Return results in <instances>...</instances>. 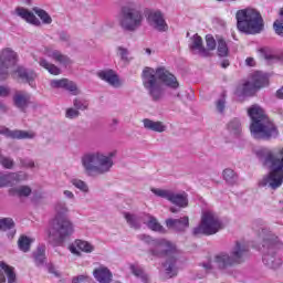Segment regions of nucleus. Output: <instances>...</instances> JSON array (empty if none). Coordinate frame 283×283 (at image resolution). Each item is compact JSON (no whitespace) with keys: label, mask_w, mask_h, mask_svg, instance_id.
Segmentation results:
<instances>
[{"label":"nucleus","mask_w":283,"mask_h":283,"mask_svg":"<svg viewBox=\"0 0 283 283\" xmlns=\"http://www.w3.org/2000/svg\"><path fill=\"white\" fill-rule=\"evenodd\" d=\"M158 80L161 81L166 87H170V90H178L180 87L178 78L167 71L165 66L157 67L156 71L149 66H146L142 73V81L145 90H147L148 95L154 103H160V101L165 98V88H163V86L158 83Z\"/></svg>","instance_id":"obj_1"},{"label":"nucleus","mask_w":283,"mask_h":283,"mask_svg":"<svg viewBox=\"0 0 283 283\" xmlns=\"http://www.w3.org/2000/svg\"><path fill=\"white\" fill-rule=\"evenodd\" d=\"M248 116L251 118L250 134L255 140H275L280 136L277 125L260 105H252L248 109Z\"/></svg>","instance_id":"obj_2"},{"label":"nucleus","mask_w":283,"mask_h":283,"mask_svg":"<svg viewBox=\"0 0 283 283\" xmlns=\"http://www.w3.org/2000/svg\"><path fill=\"white\" fill-rule=\"evenodd\" d=\"M260 235L262 238L261 252L263 253V264L268 269H280L282 266V259L276 255L277 251L282 249L283 243L280 241L277 235L269 232V230L262 228Z\"/></svg>","instance_id":"obj_3"},{"label":"nucleus","mask_w":283,"mask_h":283,"mask_svg":"<svg viewBox=\"0 0 283 283\" xmlns=\"http://www.w3.org/2000/svg\"><path fill=\"white\" fill-rule=\"evenodd\" d=\"M114 153L109 156H105L103 153H88L82 157V166L86 176H103L108 174L114 167V160L112 157Z\"/></svg>","instance_id":"obj_4"},{"label":"nucleus","mask_w":283,"mask_h":283,"mask_svg":"<svg viewBox=\"0 0 283 283\" xmlns=\"http://www.w3.org/2000/svg\"><path fill=\"white\" fill-rule=\"evenodd\" d=\"M237 28L247 34H260L264 30V19L255 9H241L235 13Z\"/></svg>","instance_id":"obj_5"},{"label":"nucleus","mask_w":283,"mask_h":283,"mask_svg":"<svg viewBox=\"0 0 283 283\" xmlns=\"http://www.w3.org/2000/svg\"><path fill=\"white\" fill-rule=\"evenodd\" d=\"M74 235V222L72 219H57L51 221V230L48 234V242L51 247H63L65 240Z\"/></svg>","instance_id":"obj_6"},{"label":"nucleus","mask_w":283,"mask_h":283,"mask_svg":"<svg viewBox=\"0 0 283 283\" xmlns=\"http://www.w3.org/2000/svg\"><path fill=\"white\" fill-rule=\"evenodd\" d=\"M222 229V221L216 212L206 211L201 217V223L193 228L192 234L197 238L200 235H216Z\"/></svg>","instance_id":"obj_7"},{"label":"nucleus","mask_w":283,"mask_h":283,"mask_svg":"<svg viewBox=\"0 0 283 283\" xmlns=\"http://www.w3.org/2000/svg\"><path fill=\"white\" fill-rule=\"evenodd\" d=\"M119 25L125 32H136L143 25V12L138 9L124 7L119 17Z\"/></svg>","instance_id":"obj_8"},{"label":"nucleus","mask_w":283,"mask_h":283,"mask_svg":"<svg viewBox=\"0 0 283 283\" xmlns=\"http://www.w3.org/2000/svg\"><path fill=\"white\" fill-rule=\"evenodd\" d=\"M19 63V54L10 48L0 51V81H6L10 76V70H14Z\"/></svg>","instance_id":"obj_9"},{"label":"nucleus","mask_w":283,"mask_h":283,"mask_svg":"<svg viewBox=\"0 0 283 283\" xmlns=\"http://www.w3.org/2000/svg\"><path fill=\"white\" fill-rule=\"evenodd\" d=\"M151 192L158 198H165L171 205L179 207L180 209H185V207H189V198L187 197V192L178 193L171 190H164L158 188H153Z\"/></svg>","instance_id":"obj_10"},{"label":"nucleus","mask_w":283,"mask_h":283,"mask_svg":"<svg viewBox=\"0 0 283 283\" xmlns=\"http://www.w3.org/2000/svg\"><path fill=\"white\" fill-rule=\"evenodd\" d=\"M12 76L21 83L30 85V87L36 90V78L39 76L36 71L19 65L12 71Z\"/></svg>","instance_id":"obj_11"},{"label":"nucleus","mask_w":283,"mask_h":283,"mask_svg":"<svg viewBox=\"0 0 283 283\" xmlns=\"http://www.w3.org/2000/svg\"><path fill=\"white\" fill-rule=\"evenodd\" d=\"M149 253L154 255V258L174 255V253H176V245L165 239H157L154 242V247L149 249Z\"/></svg>","instance_id":"obj_12"},{"label":"nucleus","mask_w":283,"mask_h":283,"mask_svg":"<svg viewBox=\"0 0 283 283\" xmlns=\"http://www.w3.org/2000/svg\"><path fill=\"white\" fill-rule=\"evenodd\" d=\"M0 134L6 136V138H11L12 140H32L36 138V133L32 130H21L14 129L11 130L10 128L3 127L0 129Z\"/></svg>","instance_id":"obj_13"},{"label":"nucleus","mask_w":283,"mask_h":283,"mask_svg":"<svg viewBox=\"0 0 283 283\" xmlns=\"http://www.w3.org/2000/svg\"><path fill=\"white\" fill-rule=\"evenodd\" d=\"M23 180H28V174L25 172H0V189L12 187L13 185L23 182Z\"/></svg>","instance_id":"obj_14"},{"label":"nucleus","mask_w":283,"mask_h":283,"mask_svg":"<svg viewBox=\"0 0 283 283\" xmlns=\"http://www.w3.org/2000/svg\"><path fill=\"white\" fill-rule=\"evenodd\" d=\"M50 86L53 90H66L72 96H78L81 94L78 86L74 81H70L69 78L51 80Z\"/></svg>","instance_id":"obj_15"},{"label":"nucleus","mask_w":283,"mask_h":283,"mask_svg":"<svg viewBox=\"0 0 283 283\" xmlns=\"http://www.w3.org/2000/svg\"><path fill=\"white\" fill-rule=\"evenodd\" d=\"M247 255H249V248L247 244L235 241L234 247L230 251V258H232L235 264H242Z\"/></svg>","instance_id":"obj_16"},{"label":"nucleus","mask_w":283,"mask_h":283,"mask_svg":"<svg viewBox=\"0 0 283 283\" xmlns=\"http://www.w3.org/2000/svg\"><path fill=\"white\" fill-rule=\"evenodd\" d=\"M147 21L149 25H153V28H155V30L158 32H167L168 30L167 22H165V17L160 11H150L148 13Z\"/></svg>","instance_id":"obj_17"},{"label":"nucleus","mask_w":283,"mask_h":283,"mask_svg":"<svg viewBox=\"0 0 283 283\" xmlns=\"http://www.w3.org/2000/svg\"><path fill=\"white\" fill-rule=\"evenodd\" d=\"M213 263L219 271H227V269L235 266V261H233L231 254L227 252H220L219 254L214 255Z\"/></svg>","instance_id":"obj_18"},{"label":"nucleus","mask_w":283,"mask_h":283,"mask_svg":"<svg viewBox=\"0 0 283 283\" xmlns=\"http://www.w3.org/2000/svg\"><path fill=\"white\" fill-rule=\"evenodd\" d=\"M165 224L167 229H170L171 231L182 232L186 229H189V217L179 219L169 218L166 219Z\"/></svg>","instance_id":"obj_19"},{"label":"nucleus","mask_w":283,"mask_h":283,"mask_svg":"<svg viewBox=\"0 0 283 283\" xmlns=\"http://www.w3.org/2000/svg\"><path fill=\"white\" fill-rule=\"evenodd\" d=\"M191 43L189 44V49L198 52L199 56L203 59H209L211 56V52L205 48L202 44V38L196 33L192 38H190Z\"/></svg>","instance_id":"obj_20"},{"label":"nucleus","mask_w":283,"mask_h":283,"mask_svg":"<svg viewBox=\"0 0 283 283\" xmlns=\"http://www.w3.org/2000/svg\"><path fill=\"white\" fill-rule=\"evenodd\" d=\"M142 222L146 224V227L154 231L155 233H167V230L160 222H158V219L151 214H143L142 216Z\"/></svg>","instance_id":"obj_21"},{"label":"nucleus","mask_w":283,"mask_h":283,"mask_svg":"<svg viewBox=\"0 0 283 283\" xmlns=\"http://www.w3.org/2000/svg\"><path fill=\"white\" fill-rule=\"evenodd\" d=\"M45 55L49 59H52V61H54L55 63L63 65L64 67H67V65H72V59H70V56L63 54L59 50L49 49L45 51Z\"/></svg>","instance_id":"obj_22"},{"label":"nucleus","mask_w":283,"mask_h":283,"mask_svg":"<svg viewBox=\"0 0 283 283\" xmlns=\"http://www.w3.org/2000/svg\"><path fill=\"white\" fill-rule=\"evenodd\" d=\"M98 78L101 81H104L105 83H108L112 87H120V80L118 78V75L114 72V70H104L97 72Z\"/></svg>","instance_id":"obj_23"},{"label":"nucleus","mask_w":283,"mask_h":283,"mask_svg":"<svg viewBox=\"0 0 283 283\" xmlns=\"http://www.w3.org/2000/svg\"><path fill=\"white\" fill-rule=\"evenodd\" d=\"M30 94L25 92H18L13 95V105L20 109V112H25L30 106Z\"/></svg>","instance_id":"obj_24"},{"label":"nucleus","mask_w":283,"mask_h":283,"mask_svg":"<svg viewBox=\"0 0 283 283\" xmlns=\"http://www.w3.org/2000/svg\"><path fill=\"white\" fill-rule=\"evenodd\" d=\"M15 14L27 21V23H31V25H36L38 28L41 25V20L25 8L18 7L15 9Z\"/></svg>","instance_id":"obj_25"},{"label":"nucleus","mask_w":283,"mask_h":283,"mask_svg":"<svg viewBox=\"0 0 283 283\" xmlns=\"http://www.w3.org/2000/svg\"><path fill=\"white\" fill-rule=\"evenodd\" d=\"M143 125L148 132H156L157 134H163V132H167V125L163 122H154L149 118L143 119Z\"/></svg>","instance_id":"obj_26"},{"label":"nucleus","mask_w":283,"mask_h":283,"mask_svg":"<svg viewBox=\"0 0 283 283\" xmlns=\"http://www.w3.org/2000/svg\"><path fill=\"white\" fill-rule=\"evenodd\" d=\"M55 214L52 220H69L70 217L67 213H70V208H67V203L63 201H59L54 206Z\"/></svg>","instance_id":"obj_27"},{"label":"nucleus","mask_w":283,"mask_h":283,"mask_svg":"<svg viewBox=\"0 0 283 283\" xmlns=\"http://www.w3.org/2000/svg\"><path fill=\"white\" fill-rule=\"evenodd\" d=\"M255 90H262V87H266L269 85V74L256 71L252 75V82Z\"/></svg>","instance_id":"obj_28"},{"label":"nucleus","mask_w":283,"mask_h":283,"mask_svg":"<svg viewBox=\"0 0 283 283\" xmlns=\"http://www.w3.org/2000/svg\"><path fill=\"white\" fill-rule=\"evenodd\" d=\"M93 275L95 280L99 283H109L112 282V272L107 268H99L94 270Z\"/></svg>","instance_id":"obj_29"},{"label":"nucleus","mask_w":283,"mask_h":283,"mask_svg":"<svg viewBox=\"0 0 283 283\" xmlns=\"http://www.w3.org/2000/svg\"><path fill=\"white\" fill-rule=\"evenodd\" d=\"M0 231H9L8 238L12 240L17 234V230H14V220L11 218H2L0 219Z\"/></svg>","instance_id":"obj_30"},{"label":"nucleus","mask_w":283,"mask_h":283,"mask_svg":"<svg viewBox=\"0 0 283 283\" xmlns=\"http://www.w3.org/2000/svg\"><path fill=\"white\" fill-rule=\"evenodd\" d=\"M176 258L171 256L164 263V269L167 277H176L178 275V266Z\"/></svg>","instance_id":"obj_31"},{"label":"nucleus","mask_w":283,"mask_h":283,"mask_svg":"<svg viewBox=\"0 0 283 283\" xmlns=\"http://www.w3.org/2000/svg\"><path fill=\"white\" fill-rule=\"evenodd\" d=\"M258 90L253 86L251 82H245L241 87L237 90V95L240 97L253 96Z\"/></svg>","instance_id":"obj_32"},{"label":"nucleus","mask_w":283,"mask_h":283,"mask_svg":"<svg viewBox=\"0 0 283 283\" xmlns=\"http://www.w3.org/2000/svg\"><path fill=\"white\" fill-rule=\"evenodd\" d=\"M32 195L30 186H20L9 189V196H17L18 198H28Z\"/></svg>","instance_id":"obj_33"},{"label":"nucleus","mask_w":283,"mask_h":283,"mask_svg":"<svg viewBox=\"0 0 283 283\" xmlns=\"http://www.w3.org/2000/svg\"><path fill=\"white\" fill-rule=\"evenodd\" d=\"M223 180L229 185L230 187H233L234 185H238V172L231 168H226L222 171Z\"/></svg>","instance_id":"obj_34"},{"label":"nucleus","mask_w":283,"mask_h":283,"mask_svg":"<svg viewBox=\"0 0 283 283\" xmlns=\"http://www.w3.org/2000/svg\"><path fill=\"white\" fill-rule=\"evenodd\" d=\"M124 218H125L127 224H129V227L132 229H136V230L140 229V227H142L140 222H143V219H142L143 216L138 217V216L132 214L129 212H124Z\"/></svg>","instance_id":"obj_35"},{"label":"nucleus","mask_w":283,"mask_h":283,"mask_svg":"<svg viewBox=\"0 0 283 283\" xmlns=\"http://www.w3.org/2000/svg\"><path fill=\"white\" fill-rule=\"evenodd\" d=\"M0 269L4 271L7 275L8 283H17V273H14V268L8 265L6 262L0 261Z\"/></svg>","instance_id":"obj_36"},{"label":"nucleus","mask_w":283,"mask_h":283,"mask_svg":"<svg viewBox=\"0 0 283 283\" xmlns=\"http://www.w3.org/2000/svg\"><path fill=\"white\" fill-rule=\"evenodd\" d=\"M33 260L36 266H43L45 264V247H38L36 251L33 252Z\"/></svg>","instance_id":"obj_37"},{"label":"nucleus","mask_w":283,"mask_h":283,"mask_svg":"<svg viewBox=\"0 0 283 283\" xmlns=\"http://www.w3.org/2000/svg\"><path fill=\"white\" fill-rule=\"evenodd\" d=\"M39 65L44 70H48L53 76H59L61 74V69L52 63H50L45 59H40Z\"/></svg>","instance_id":"obj_38"},{"label":"nucleus","mask_w":283,"mask_h":283,"mask_svg":"<svg viewBox=\"0 0 283 283\" xmlns=\"http://www.w3.org/2000/svg\"><path fill=\"white\" fill-rule=\"evenodd\" d=\"M32 242H34V240L25 234H22L18 240V247L20 251H22L23 253H28L30 251V247H32Z\"/></svg>","instance_id":"obj_39"},{"label":"nucleus","mask_w":283,"mask_h":283,"mask_svg":"<svg viewBox=\"0 0 283 283\" xmlns=\"http://www.w3.org/2000/svg\"><path fill=\"white\" fill-rule=\"evenodd\" d=\"M130 273H133V275H135V277H138L144 283L149 282V274H147L145 272V270L140 266H136L134 264L130 265Z\"/></svg>","instance_id":"obj_40"},{"label":"nucleus","mask_w":283,"mask_h":283,"mask_svg":"<svg viewBox=\"0 0 283 283\" xmlns=\"http://www.w3.org/2000/svg\"><path fill=\"white\" fill-rule=\"evenodd\" d=\"M33 12H35V14L39 17V19H41L42 23H44V25H50V23H52V17H50V13H48V11L39 8V7H34Z\"/></svg>","instance_id":"obj_41"},{"label":"nucleus","mask_w":283,"mask_h":283,"mask_svg":"<svg viewBox=\"0 0 283 283\" xmlns=\"http://www.w3.org/2000/svg\"><path fill=\"white\" fill-rule=\"evenodd\" d=\"M228 130L234 136H239L240 132H242V123H240L239 118H233L228 124Z\"/></svg>","instance_id":"obj_42"},{"label":"nucleus","mask_w":283,"mask_h":283,"mask_svg":"<svg viewBox=\"0 0 283 283\" xmlns=\"http://www.w3.org/2000/svg\"><path fill=\"white\" fill-rule=\"evenodd\" d=\"M280 20H275L273 23V30L277 36L283 38V8L280 9Z\"/></svg>","instance_id":"obj_43"},{"label":"nucleus","mask_w":283,"mask_h":283,"mask_svg":"<svg viewBox=\"0 0 283 283\" xmlns=\"http://www.w3.org/2000/svg\"><path fill=\"white\" fill-rule=\"evenodd\" d=\"M217 54L221 57L229 56V46L227 45L224 39L218 40Z\"/></svg>","instance_id":"obj_44"},{"label":"nucleus","mask_w":283,"mask_h":283,"mask_svg":"<svg viewBox=\"0 0 283 283\" xmlns=\"http://www.w3.org/2000/svg\"><path fill=\"white\" fill-rule=\"evenodd\" d=\"M75 247H77V249H80V251H84V253H92V251H94V245H92L90 242L83 241V240H76Z\"/></svg>","instance_id":"obj_45"},{"label":"nucleus","mask_w":283,"mask_h":283,"mask_svg":"<svg viewBox=\"0 0 283 283\" xmlns=\"http://www.w3.org/2000/svg\"><path fill=\"white\" fill-rule=\"evenodd\" d=\"M71 184L76 189H80V191H83V193H88L90 192V187L87 186V184L85 181H83L81 179H72Z\"/></svg>","instance_id":"obj_46"},{"label":"nucleus","mask_w":283,"mask_h":283,"mask_svg":"<svg viewBox=\"0 0 283 283\" xmlns=\"http://www.w3.org/2000/svg\"><path fill=\"white\" fill-rule=\"evenodd\" d=\"M216 108L219 114H224V109H227V97L224 94L216 102Z\"/></svg>","instance_id":"obj_47"},{"label":"nucleus","mask_w":283,"mask_h":283,"mask_svg":"<svg viewBox=\"0 0 283 283\" xmlns=\"http://www.w3.org/2000/svg\"><path fill=\"white\" fill-rule=\"evenodd\" d=\"M73 107H74L77 112H78V111L85 112V109H87V107H88V104H87V102L84 101V99L75 98V99L73 101Z\"/></svg>","instance_id":"obj_48"},{"label":"nucleus","mask_w":283,"mask_h":283,"mask_svg":"<svg viewBox=\"0 0 283 283\" xmlns=\"http://www.w3.org/2000/svg\"><path fill=\"white\" fill-rule=\"evenodd\" d=\"M72 283H94V280L86 274H81L72 279Z\"/></svg>","instance_id":"obj_49"},{"label":"nucleus","mask_w":283,"mask_h":283,"mask_svg":"<svg viewBox=\"0 0 283 283\" xmlns=\"http://www.w3.org/2000/svg\"><path fill=\"white\" fill-rule=\"evenodd\" d=\"M137 238L142 242H145V244H149L151 248L154 247V243L157 240V239H153L149 234H138Z\"/></svg>","instance_id":"obj_50"},{"label":"nucleus","mask_w":283,"mask_h":283,"mask_svg":"<svg viewBox=\"0 0 283 283\" xmlns=\"http://www.w3.org/2000/svg\"><path fill=\"white\" fill-rule=\"evenodd\" d=\"M66 118H70L71 120L74 118H78L81 116V112H78L76 108H67L65 112Z\"/></svg>","instance_id":"obj_51"},{"label":"nucleus","mask_w":283,"mask_h":283,"mask_svg":"<svg viewBox=\"0 0 283 283\" xmlns=\"http://www.w3.org/2000/svg\"><path fill=\"white\" fill-rule=\"evenodd\" d=\"M206 43L208 52H213V50H216V39H213L212 35H206Z\"/></svg>","instance_id":"obj_52"},{"label":"nucleus","mask_w":283,"mask_h":283,"mask_svg":"<svg viewBox=\"0 0 283 283\" xmlns=\"http://www.w3.org/2000/svg\"><path fill=\"white\" fill-rule=\"evenodd\" d=\"M117 50H118V54H119L122 61H129V57H128L129 56V50H127L123 46H118Z\"/></svg>","instance_id":"obj_53"},{"label":"nucleus","mask_w":283,"mask_h":283,"mask_svg":"<svg viewBox=\"0 0 283 283\" xmlns=\"http://www.w3.org/2000/svg\"><path fill=\"white\" fill-rule=\"evenodd\" d=\"M19 160L22 167H28L29 169L34 168V160L28 158H20Z\"/></svg>","instance_id":"obj_54"},{"label":"nucleus","mask_w":283,"mask_h":283,"mask_svg":"<svg viewBox=\"0 0 283 283\" xmlns=\"http://www.w3.org/2000/svg\"><path fill=\"white\" fill-rule=\"evenodd\" d=\"M0 96L2 98H6L7 96H10V87H8V86H0Z\"/></svg>","instance_id":"obj_55"},{"label":"nucleus","mask_w":283,"mask_h":283,"mask_svg":"<svg viewBox=\"0 0 283 283\" xmlns=\"http://www.w3.org/2000/svg\"><path fill=\"white\" fill-rule=\"evenodd\" d=\"M201 266L207 273H209V271H213V264H211V262L201 263Z\"/></svg>","instance_id":"obj_56"},{"label":"nucleus","mask_w":283,"mask_h":283,"mask_svg":"<svg viewBox=\"0 0 283 283\" xmlns=\"http://www.w3.org/2000/svg\"><path fill=\"white\" fill-rule=\"evenodd\" d=\"M261 54H262L263 59H265V61H273V59H275V55L269 54V53L264 52V50H261Z\"/></svg>","instance_id":"obj_57"},{"label":"nucleus","mask_w":283,"mask_h":283,"mask_svg":"<svg viewBox=\"0 0 283 283\" xmlns=\"http://www.w3.org/2000/svg\"><path fill=\"white\" fill-rule=\"evenodd\" d=\"M60 41H63L64 43H67V41H70V34H67L65 32H61L60 33Z\"/></svg>","instance_id":"obj_58"},{"label":"nucleus","mask_w":283,"mask_h":283,"mask_svg":"<svg viewBox=\"0 0 283 283\" xmlns=\"http://www.w3.org/2000/svg\"><path fill=\"white\" fill-rule=\"evenodd\" d=\"M245 65H249V67H254L255 66V60L253 57H248L245 60Z\"/></svg>","instance_id":"obj_59"},{"label":"nucleus","mask_w":283,"mask_h":283,"mask_svg":"<svg viewBox=\"0 0 283 283\" xmlns=\"http://www.w3.org/2000/svg\"><path fill=\"white\" fill-rule=\"evenodd\" d=\"M65 198H69V200H74V192L70 190H64Z\"/></svg>","instance_id":"obj_60"},{"label":"nucleus","mask_w":283,"mask_h":283,"mask_svg":"<svg viewBox=\"0 0 283 283\" xmlns=\"http://www.w3.org/2000/svg\"><path fill=\"white\" fill-rule=\"evenodd\" d=\"M275 96L280 101H283V86L276 91Z\"/></svg>","instance_id":"obj_61"},{"label":"nucleus","mask_w":283,"mask_h":283,"mask_svg":"<svg viewBox=\"0 0 283 283\" xmlns=\"http://www.w3.org/2000/svg\"><path fill=\"white\" fill-rule=\"evenodd\" d=\"M0 112L1 114H6L8 112V106L0 102Z\"/></svg>","instance_id":"obj_62"},{"label":"nucleus","mask_w":283,"mask_h":283,"mask_svg":"<svg viewBox=\"0 0 283 283\" xmlns=\"http://www.w3.org/2000/svg\"><path fill=\"white\" fill-rule=\"evenodd\" d=\"M70 251L71 253H73L74 255H80L81 252H78V250L76 249V245H71L70 247Z\"/></svg>","instance_id":"obj_63"},{"label":"nucleus","mask_w":283,"mask_h":283,"mask_svg":"<svg viewBox=\"0 0 283 283\" xmlns=\"http://www.w3.org/2000/svg\"><path fill=\"white\" fill-rule=\"evenodd\" d=\"M49 273H52L53 275H55L56 277H59V272H56V270L53 266L49 268Z\"/></svg>","instance_id":"obj_64"}]
</instances>
